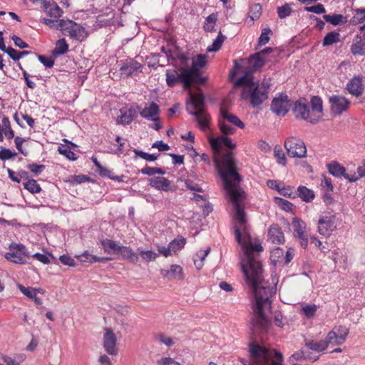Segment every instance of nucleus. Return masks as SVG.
I'll use <instances>...</instances> for the list:
<instances>
[{
  "instance_id": "obj_55",
  "label": "nucleus",
  "mask_w": 365,
  "mask_h": 365,
  "mask_svg": "<svg viewBox=\"0 0 365 365\" xmlns=\"http://www.w3.org/2000/svg\"><path fill=\"white\" fill-rule=\"evenodd\" d=\"M341 339L345 341L349 333V329L344 326H335L333 329Z\"/></svg>"
},
{
  "instance_id": "obj_38",
  "label": "nucleus",
  "mask_w": 365,
  "mask_h": 365,
  "mask_svg": "<svg viewBox=\"0 0 365 365\" xmlns=\"http://www.w3.org/2000/svg\"><path fill=\"white\" fill-rule=\"evenodd\" d=\"M58 151L60 154L63 155L68 160H76L77 159V155L67 145H59L58 148Z\"/></svg>"
},
{
  "instance_id": "obj_6",
  "label": "nucleus",
  "mask_w": 365,
  "mask_h": 365,
  "mask_svg": "<svg viewBox=\"0 0 365 365\" xmlns=\"http://www.w3.org/2000/svg\"><path fill=\"white\" fill-rule=\"evenodd\" d=\"M190 103L187 105V110L195 117L199 127L205 130L209 128L210 115L205 110V96L202 93H192L189 92Z\"/></svg>"
},
{
  "instance_id": "obj_64",
  "label": "nucleus",
  "mask_w": 365,
  "mask_h": 365,
  "mask_svg": "<svg viewBox=\"0 0 365 365\" xmlns=\"http://www.w3.org/2000/svg\"><path fill=\"white\" fill-rule=\"evenodd\" d=\"M158 365H180V363L170 357H163L157 361Z\"/></svg>"
},
{
  "instance_id": "obj_59",
  "label": "nucleus",
  "mask_w": 365,
  "mask_h": 365,
  "mask_svg": "<svg viewBox=\"0 0 365 365\" xmlns=\"http://www.w3.org/2000/svg\"><path fill=\"white\" fill-rule=\"evenodd\" d=\"M295 359V360H301L302 359H312L313 361H317L319 359V356L316 357H312L309 355H305V353L304 351L300 350L295 353H294L291 357L290 359Z\"/></svg>"
},
{
  "instance_id": "obj_51",
  "label": "nucleus",
  "mask_w": 365,
  "mask_h": 365,
  "mask_svg": "<svg viewBox=\"0 0 365 365\" xmlns=\"http://www.w3.org/2000/svg\"><path fill=\"white\" fill-rule=\"evenodd\" d=\"M133 152L137 157L141 158L142 159L146 161L153 162L158 159V155L155 154H149L144 151L139 150L137 149H135Z\"/></svg>"
},
{
  "instance_id": "obj_54",
  "label": "nucleus",
  "mask_w": 365,
  "mask_h": 365,
  "mask_svg": "<svg viewBox=\"0 0 365 365\" xmlns=\"http://www.w3.org/2000/svg\"><path fill=\"white\" fill-rule=\"evenodd\" d=\"M304 10L308 12H312L317 14H322L326 12L325 7L322 4H317L312 6H305Z\"/></svg>"
},
{
  "instance_id": "obj_42",
  "label": "nucleus",
  "mask_w": 365,
  "mask_h": 365,
  "mask_svg": "<svg viewBox=\"0 0 365 365\" xmlns=\"http://www.w3.org/2000/svg\"><path fill=\"white\" fill-rule=\"evenodd\" d=\"M19 290L21 292L22 294H24L27 297L32 299L35 298V296H36L37 293H42L41 289H36L32 287H26L21 284H19L18 286Z\"/></svg>"
},
{
  "instance_id": "obj_9",
  "label": "nucleus",
  "mask_w": 365,
  "mask_h": 365,
  "mask_svg": "<svg viewBox=\"0 0 365 365\" xmlns=\"http://www.w3.org/2000/svg\"><path fill=\"white\" fill-rule=\"evenodd\" d=\"M31 254L25 245L21 243H11L9 251L5 253V259L16 264H25L30 258Z\"/></svg>"
},
{
  "instance_id": "obj_29",
  "label": "nucleus",
  "mask_w": 365,
  "mask_h": 365,
  "mask_svg": "<svg viewBox=\"0 0 365 365\" xmlns=\"http://www.w3.org/2000/svg\"><path fill=\"white\" fill-rule=\"evenodd\" d=\"M121 115L118 118L117 122L121 125L130 124L134 118L135 115V110L133 108L127 109L124 111L120 110Z\"/></svg>"
},
{
  "instance_id": "obj_36",
  "label": "nucleus",
  "mask_w": 365,
  "mask_h": 365,
  "mask_svg": "<svg viewBox=\"0 0 365 365\" xmlns=\"http://www.w3.org/2000/svg\"><path fill=\"white\" fill-rule=\"evenodd\" d=\"M294 233L296 237H303L305 234L306 224L304 221L294 219L293 221Z\"/></svg>"
},
{
  "instance_id": "obj_19",
  "label": "nucleus",
  "mask_w": 365,
  "mask_h": 365,
  "mask_svg": "<svg viewBox=\"0 0 365 365\" xmlns=\"http://www.w3.org/2000/svg\"><path fill=\"white\" fill-rule=\"evenodd\" d=\"M220 112V118H221L223 121L227 120L232 125L240 128H243L245 127L244 123L236 115L230 113L223 106H221Z\"/></svg>"
},
{
  "instance_id": "obj_14",
  "label": "nucleus",
  "mask_w": 365,
  "mask_h": 365,
  "mask_svg": "<svg viewBox=\"0 0 365 365\" xmlns=\"http://www.w3.org/2000/svg\"><path fill=\"white\" fill-rule=\"evenodd\" d=\"M290 101L287 95L281 94L272 100L271 104L272 111L277 115L284 116L290 108Z\"/></svg>"
},
{
  "instance_id": "obj_8",
  "label": "nucleus",
  "mask_w": 365,
  "mask_h": 365,
  "mask_svg": "<svg viewBox=\"0 0 365 365\" xmlns=\"http://www.w3.org/2000/svg\"><path fill=\"white\" fill-rule=\"evenodd\" d=\"M173 60V64L175 68L168 69L165 73L167 85L172 88L181 83L185 89H190L193 83L185 68L186 65L180 61L178 56Z\"/></svg>"
},
{
  "instance_id": "obj_47",
  "label": "nucleus",
  "mask_w": 365,
  "mask_h": 365,
  "mask_svg": "<svg viewBox=\"0 0 365 365\" xmlns=\"http://www.w3.org/2000/svg\"><path fill=\"white\" fill-rule=\"evenodd\" d=\"M262 14V7L259 4H255L250 6L249 16L252 21L258 19Z\"/></svg>"
},
{
  "instance_id": "obj_63",
  "label": "nucleus",
  "mask_w": 365,
  "mask_h": 365,
  "mask_svg": "<svg viewBox=\"0 0 365 365\" xmlns=\"http://www.w3.org/2000/svg\"><path fill=\"white\" fill-rule=\"evenodd\" d=\"M16 155V153L12 152L11 150L5 148H1L0 150V159L1 160H6L12 158Z\"/></svg>"
},
{
  "instance_id": "obj_24",
  "label": "nucleus",
  "mask_w": 365,
  "mask_h": 365,
  "mask_svg": "<svg viewBox=\"0 0 365 365\" xmlns=\"http://www.w3.org/2000/svg\"><path fill=\"white\" fill-rule=\"evenodd\" d=\"M66 36H68L72 39L82 41L87 37V32L85 28L75 23Z\"/></svg>"
},
{
  "instance_id": "obj_21",
  "label": "nucleus",
  "mask_w": 365,
  "mask_h": 365,
  "mask_svg": "<svg viewBox=\"0 0 365 365\" xmlns=\"http://www.w3.org/2000/svg\"><path fill=\"white\" fill-rule=\"evenodd\" d=\"M118 255H120V259L128 260L132 263H137L139 259L138 255L130 247L120 245Z\"/></svg>"
},
{
  "instance_id": "obj_7",
  "label": "nucleus",
  "mask_w": 365,
  "mask_h": 365,
  "mask_svg": "<svg viewBox=\"0 0 365 365\" xmlns=\"http://www.w3.org/2000/svg\"><path fill=\"white\" fill-rule=\"evenodd\" d=\"M180 61H182L186 66L185 68L188 73L193 83L203 84L206 81V78L201 76V70L206 66L207 63V56L206 54H198L191 59L184 54L178 56Z\"/></svg>"
},
{
  "instance_id": "obj_34",
  "label": "nucleus",
  "mask_w": 365,
  "mask_h": 365,
  "mask_svg": "<svg viewBox=\"0 0 365 365\" xmlns=\"http://www.w3.org/2000/svg\"><path fill=\"white\" fill-rule=\"evenodd\" d=\"M217 20V14L212 13L205 18L203 29L206 32L215 31V26Z\"/></svg>"
},
{
  "instance_id": "obj_32",
  "label": "nucleus",
  "mask_w": 365,
  "mask_h": 365,
  "mask_svg": "<svg viewBox=\"0 0 365 365\" xmlns=\"http://www.w3.org/2000/svg\"><path fill=\"white\" fill-rule=\"evenodd\" d=\"M68 51V44L65 38H61L56 43L55 48L53 50L52 53L55 56L63 55Z\"/></svg>"
},
{
  "instance_id": "obj_43",
  "label": "nucleus",
  "mask_w": 365,
  "mask_h": 365,
  "mask_svg": "<svg viewBox=\"0 0 365 365\" xmlns=\"http://www.w3.org/2000/svg\"><path fill=\"white\" fill-rule=\"evenodd\" d=\"M279 193L284 197L294 199L297 197V193L294 187L292 186H282Z\"/></svg>"
},
{
  "instance_id": "obj_58",
  "label": "nucleus",
  "mask_w": 365,
  "mask_h": 365,
  "mask_svg": "<svg viewBox=\"0 0 365 365\" xmlns=\"http://www.w3.org/2000/svg\"><path fill=\"white\" fill-rule=\"evenodd\" d=\"M292 11V9L288 4H285L277 8L278 16L280 19H284L289 16L291 14Z\"/></svg>"
},
{
  "instance_id": "obj_25",
  "label": "nucleus",
  "mask_w": 365,
  "mask_h": 365,
  "mask_svg": "<svg viewBox=\"0 0 365 365\" xmlns=\"http://www.w3.org/2000/svg\"><path fill=\"white\" fill-rule=\"evenodd\" d=\"M266 61L267 59L261 56V53H256L254 55H252L248 59L249 66L251 70V71L249 72L252 74L253 71H256L262 67Z\"/></svg>"
},
{
  "instance_id": "obj_28",
  "label": "nucleus",
  "mask_w": 365,
  "mask_h": 365,
  "mask_svg": "<svg viewBox=\"0 0 365 365\" xmlns=\"http://www.w3.org/2000/svg\"><path fill=\"white\" fill-rule=\"evenodd\" d=\"M101 245L103 248L104 252L110 255L118 254V250L120 247L115 241L112 240H103L101 241Z\"/></svg>"
},
{
  "instance_id": "obj_62",
  "label": "nucleus",
  "mask_w": 365,
  "mask_h": 365,
  "mask_svg": "<svg viewBox=\"0 0 365 365\" xmlns=\"http://www.w3.org/2000/svg\"><path fill=\"white\" fill-rule=\"evenodd\" d=\"M26 168L35 175H38L44 170L46 166L44 165H37L36 163H32L29 164Z\"/></svg>"
},
{
  "instance_id": "obj_57",
  "label": "nucleus",
  "mask_w": 365,
  "mask_h": 365,
  "mask_svg": "<svg viewBox=\"0 0 365 365\" xmlns=\"http://www.w3.org/2000/svg\"><path fill=\"white\" fill-rule=\"evenodd\" d=\"M274 154L275 158L277 159L278 163L285 165L287 163L286 157L279 146H275L274 150Z\"/></svg>"
},
{
  "instance_id": "obj_39",
  "label": "nucleus",
  "mask_w": 365,
  "mask_h": 365,
  "mask_svg": "<svg viewBox=\"0 0 365 365\" xmlns=\"http://www.w3.org/2000/svg\"><path fill=\"white\" fill-rule=\"evenodd\" d=\"M317 308V306L314 304L302 305L301 307V312L306 318L310 319L315 316Z\"/></svg>"
},
{
  "instance_id": "obj_49",
  "label": "nucleus",
  "mask_w": 365,
  "mask_h": 365,
  "mask_svg": "<svg viewBox=\"0 0 365 365\" xmlns=\"http://www.w3.org/2000/svg\"><path fill=\"white\" fill-rule=\"evenodd\" d=\"M272 34V31L269 28L262 29L261 35L258 39V46H262L267 43L270 39L269 35Z\"/></svg>"
},
{
  "instance_id": "obj_61",
  "label": "nucleus",
  "mask_w": 365,
  "mask_h": 365,
  "mask_svg": "<svg viewBox=\"0 0 365 365\" xmlns=\"http://www.w3.org/2000/svg\"><path fill=\"white\" fill-rule=\"evenodd\" d=\"M38 59L46 68H52L54 65V59L52 57L38 55Z\"/></svg>"
},
{
  "instance_id": "obj_17",
  "label": "nucleus",
  "mask_w": 365,
  "mask_h": 365,
  "mask_svg": "<svg viewBox=\"0 0 365 365\" xmlns=\"http://www.w3.org/2000/svg\"><path fill=\"white\" fill-rule=\"evenodd\" d=\"M160 113V108L157 103L152 102L145 106L140 112L141 117L153 121H158L160 118L158 115Z\"/></svg>"
},
{
  "instance_id": "obj_2",
  "label": "nucleus",
  "mask_w": 365,
  "mask_h": 365,
  "mask_svg": "<svg viewBox=\"0 0 365 365\" xmlns=\"http://www.w3.org/2000/svg\"><path fill=\"white\" fill-rule=\"evenodd\" d=\"M209 141L215 155L214 162L220 177L224 181V187L225 188V179L222 177V174L227 173V180L239 189L236 183L241 180V177L236 170V164L232 153L230 152L225 153L221 160L217 156L222 150L223 146L233 150L235 148L236 144L232 142L230 138L227 136H218L215 138H210Z\"/></svg>"
},
{
  "instance_id": "obj_45",
  "label": "nucleus",
  "mask_w": 365,
  "mask_h": 365,
  "mask_svg": "<svg viewBox=\"0 0 365 365\" xmlns=\"http://www.w3.org/2000/svg\"><path fill=\"white\" fill-rule=\"evenodd\" d=\"M140 173L143 175L152 176L155 174L165 175V171L160 168H153L150 166H145L140 170Z\"/></svg>"
},
{
  "instance_id": "obj_52",
  "label": "nucleus",
  "mask_w": 365,
  "mask_h": 365,
  "mask_svg": "<svg viewBox=\"0 0 365 365\" xmlns=\"http://www.w3.org/2000/svg\"><path fill=\"white\" fill-rule=\"evenodd\" d=\"M138 252L141 257L147 262L155 260L157 257V254L152 250L144 251L141 248H138Z\"/></svg>"
},
{
  "instance_id": "obj_50",
  "label": "nucleus",
  "mask_w": 365,
  "mask_h": 365,
  "mask_svg": "<svg viewBox=\"0 0 365 365\" xmlns=\"http://www.w3.org/2000/svg\"><path fill=\"white\" fill-rule=\"evenodd\" d=\"M284 259V250L282 248L277 247L271 252V260L274 264H276L280 260Z\"/></svg>"
},
{
  "instance_id": "obj_44",
  "label": "nucleus",
  "mask_w": 365,
  "mask_h": 365,
  "mask_svg": "<svg viewBox=\"0 0 365 365\" xmlns=\"http://www.w3.org/2000/svg\"><path fill=\"white\" fill-rule=\"evenodd\" d=\"M186 243V240L183 237H179L170 242L173 252H176L182 249Z\"/></svg>"
},
{
  "instance_id": "obj_46",
  "label": "nucleus",
  "mask_w": 365,
  "mask_h": 365,
  "mask_svg": "<svg viewBox=\"0 0 365 365\" xmlns=\"http://www.w3.org/2000/svg\"><path fill=\"white\" fill-rule=\"evenodd\" d=\"M171 279H182L184 278L182 268L178 264H173L170 269Z\"/></svg>"
},
{
  "instance_id": "obj_20",
  "label": "nucleus",
  "mask_w": 365,
  "mask_h": 365,
  "mask_svg": "<svg viewBox=\"0 0 365 365\" xmlns=\"http://www.w3.org/2000/svg\"><path fill=\"white\" fill-rule=\"evenodd\" d=\"M350 50L354 56L365 55V36H356Z\"/></svg>"
},
{
  "instance_id": "obj_10",
  "label": "nucleus",
  "mask_w": 365,
  "mask_h": 365,
  "mask_svg": "<svg viewBox=\"0 0 365 365\" xmlns=\"http://www.w3.org/2000/svg\"><path fill=\"white\" fill-rule=\"evenodd\" d=\"M336 227V215L334 214L328 212L320 215L317 222V231L319 235L329 237Z\"/></svg>"
},
{
  "instance_id": "obj_15",
  "label": "nucleus",
  "mask_w": 365,
  "mask_h": 365,
  "mask_svg": "<svg viewBox=\"0 0 365 365\" xmlns=\"http://www.w3.org/2000/svg\"><path fill=\"white\" fill-rule=\"evenodd\" d=\"M346 89L353 96L356 98L361 96L364 92L362 78L359 76H354L346 83Z\"/></svg>"
},
{
  "instance_id": "obj_31",
  "label": "nucleus",
  "mask_w": 365,
  "mask_h": 365,
  "mask_svg": "<svg viewBox=\"0 0 365 365\" xmlns=\"http://www.w3.org/2000/svg\"><path fill=\"white\" fill-rule=\"evenodd\" d=\"M329 172L333 176L336 178L344 177L345 175L346 169L344 166L338 163H332L328 165Z\"/></svg>"
},
{
  "instance_id": "obj_48",
  "label": "nucleus",
  "mask_w": 365,
  "mask_h": 365,
  "mask_svg": "<svg viewBox=\"0 0 365 365\" xmlns=\"http://www.w3.org/2000/svg\"><path fill=\"white\" fill-rule=\"evenodd\" d=\"M354 12L355 14L351 19L352 23L361 24L365 21V8L355 9Z\"/></svg>"
},
{
  "instance_id": "obj_5",
  "label": "nucleus",
  "mask_w": 365,
  "mask_h": 365,
  "mask_svg": "<svg viewBox=\"0 0 365 365\" xmlns=\"http://www.w3.org/2000/svg\"><path fill=\"white\" fill-rule=\"evenodd\" d=\"M250 354L254 365H282V354L258 344L250 345Z\"/></svg>"
},
{
  "instance_id": "obj_37",
  "label": "nucleus",
  "mask_w": 365,
  "mask_h": 365,
  "mask_svg": "<svg viewBox=\"0 0 365 365\" xmlns=\"http://www.w3.org/2000/svg\"><path fill=\"white\" fill-rule=\"evenodd\" d=\"M226 36H224L221 32H220L217 36V38L213 41L211 46H209L207 48V52H215L220 49L222 47V43L225 40Z\"/></svg>"
},
{
  "instance_id": "obj_13",
  "label": "nucleus",
  "mask_w": 365,
  "mask_h": 365,
  "mask_svg": "<svg viewBox=\"0 0 365 365\" xmlns=\"http://www.w3.org/2000/svg\"><path fill=\"white\" fill-rule=\"evenodd\" d=\"M329 103L331 113L336 115H341L349 109L351 105L350 101L341 95L331 96L329 99Z\"/></svg>"
},
{
  "instance_id": "obj_12",
  "label": "nucleus",
  "mask_w": 365,
  "mask_h": 365,
  "mask_svg": "<svg viewBox=\"0 0 365 365\" xmlns=\"http://www.w3.org/2000/svg\"><path fill=\"white\" fill-rule=\"evenodd\" d=\"M143 65L133 58L126 59L119 68V73L121 78H125L135 76L142 72Z\"/></svg>"
},
{
  "instance_id": "obj_23",
  "label": "nucleus",
  "mask_w": 365,
  "mask_h": 365,
  "mask_svg": "<svg viewBox=\"0 0 365 365\" xmlns=\"http://www.w3.org/2000/svg\"><path fill=\"white\" fill-rule=\"evenodd\" d=\"M43 11L47 13L51 17L59 18L62 16L61 9L54 1H46L42 6Z\"/></svg>"
},
{
  "instance_id": "obj_35",
  "label": "nucleus",
  "mask_w": 365,
  "mask_h": 365,
  "mask_svg": "<svg viewBox=\"0 0 365 365\" xmlns=\"http://www.w3.org/2000/svg\"><path fill=\"white\" fill-rule=\"evenodd\" d=\"M56 29L61 31L63 34L66 36L75 22L70 20L60 19L56 21Z\"/></svg>"
},
{
  "instance_id": "obj_4",
  "label": "nucleus",
  "mask_w": 365,
  "mask_h": 365,
  "mask_svg": "<svg viewBox=\"0 0 365 365\" xmlns=\"http://www.w3.org/2000/svg\"><path fill=\"white\" fill-rule=\"evenodd\" d=\"M310 103L311 108L307 99L300 98L294 102L292 111L297 119L304 120L310 123H316L322 115V101L318 96H313Z\"/></svg>"
},
{
  "instance_id": "obj_60",
  "label": "nucleus",
  "mask_w": 365,
  "mask_h": 365,
  "mask_svg": "<svg viewBox=\"0 0 365 365\" xmlns=\"http://www.w3.org/2000/svg\"><path fill=\"white\" fill-rule=\"evenodd\" d=\"M155 339L159 342L165 344L167 346H171L174 344L173 340L163 334H156L155 336Z\"/></svg>"
},
{
  "instance_id": "obj_18",
  "label": "nucleus",
  "mask_w": 365,
  "mask_h": 365,
  "mask_svg": "<svg viewBox=\"0 0 365 365\" xmlns=\"http://www.w3.org/2000/svg\"><path fill=\"white\" fill-rule=\"evenodd\" d=\"M149 185L158 190L169 191L171 190V182L164 177H155L149 179Z\"/></svg>"
},
{
  "instance_id": "obj_1",
  "label": "nucleus",
  "mask_w": 365,
  "mask_h": 365,
  "mask_svg": "<svg viewBox=\"0 0 365 365\" xmlns=\"http://www.w3.org/2000/svg\"><path fill=\"white\" fill-rule=\"evenodd\" d=\"M225 179V190L233 204L236 225L234 227L236 240L242 247L244 257L241 261L242 270L246 282L252 289L255 299L253 305L254 317L251 321V329L255 334L265 332L269 326L268 314L271 313L272 298L276 287L264 280L263 269L257 255L263 248L259 243L243 242L242 233H248L243 202L245 192L237 189L227 180V173L222 174Z\"/></svg>"
},
{
  "instance_id": "obj_41",
  "label": "nucleus",
  "mask_w": 365,
  "mask_h": 365,
  "mask_svg": "<svg viewBox=\"0 0 365 365\" xmlns=\"http://www.w3.org/2000/svg\"><path fill=\"white\" fill-rule=\"evenodd\" d=\"M325 339L327 341L328 346L329 344L341 345L344 343V341L341 339V337L338 336V334H336L334 330L330 331L327 334Z\"/></svg>"
},
{
  "instance_id": "obj_56",
  "label": "nucleus",
  "mask_w": 365,
  "mask_h": 365,
  "mask_svg": "<svg viewBox=\"0 0 365 365\" xmlns=\"http://www.w3.org/2000/svg\"><path fill=\"white\" fill-rule=\"evenodd\" d=\"M218 124L220 131L225 135H232L235 132V129L234 128L229 126L221 118H219Z\"/></svg>"
},
{
  "instance_id": "obj_33",
  "label": "nucleus",
  "mask_w": 365,
  "mask_h": 365,
  "mask_svg": "<svg viewBox=\"0 0 365 365\" xmlns=\"http://www.w3.org/2000/svg\"><path fill=\"white\" fill-rule=\"evenodd\" d=\"M340 34L336 31H331L328 33L323 39L322 45L323 46H329L333 45L334 43H336L340 41Z\"/></svg>"
},
{
  "instance_id": "obj_22",
  "label": "nucleus",
  "mask_w": 365,
  "mask_h": 365,
  "mask_svg": "<svg viewBox=\"0 0 365 365\" xmlns=\"http://www.w3.org/2000/svg\"><path fill=\"white\" fill-rule=\"evenodd\" d=\"M268 238L272 242L276 244H282L284 242V234L277 225L270 226Z\"/></svg>"
},
{
  "instance_id": "obj_16",
  "label": "nucleus",
  "mask_w": 365,
  "mask_h": 365,
  "mask_svg": "<svg viewBox=\"0 0 365 365\" xmlns=\"http://www.w3.org/2000/svg\"><path fill=\"white\" fill-rule=\"evenodd\" d=\"M116 342L117 339L113 330L108 328L106 329L103 336V346L108 354H117Z\"/></svg>"
},
{
  "instance_id": "obj_40",
  "label": "nucleus",
  "mask_w": 365,
  "mask_h": 365,
  "mask_svg": "<svg viewBox=\"0 0 365 365\" xmlns=\"http://www.w3.org/2000/svg\"><path fill=\"white\" fill-rule=\"evenodd\" d=\"M24 187L32 194L39 193L41 191L40 185L34 179L24 182Z\"/></svg>"
},
{
  "instance_id": "obj_11",
  "label": "nucleus",
  "mask_w": 365,
  "mask_h": 365,
  "mask_svg": "<svg viewBox=\"0 0 365 365\" xmlns=\"http://www.w3.org/2000/svg\"><path fill=\"white\" fill-rule=\"evenodd\" d=\"M284 148L291 158H302L306 156V146L304 143L299 138L294 137L287 138L284 142Z\"/></svg>"
},
{
  "instance_id": "obj_26",
  "label": "nucleus",
  "mask_w": 365,
  "mask_h": 365,
  "mask_svg": "<svg viewBox=\"0 0 365 365\" xmlns=\"http://www.w3.org/2000/svg\"><path fill=\"white\" fill-rule=\"evenodd\" d=\"M296 192L297 197H299L305 202H311L315 197L314 192L306 186L299 185Z\"/></svg>"
},
{
  "instance_id": "obj_53",
  "label": "nucleus",
  "mask_w": 365,
  "mask_h": 365,
  "mask_svg": "<svg viewBox=\"0 0 365 365\" xmlns=\"http://www.w3.org/2000/svg\"><path fill=\"white\" fill-rule=\"evenodd\" d=\"M275 202L284 210L291 211L293 207V204L289 201L284 200L281 197H274Z\"/></svg>"
},
{
  "instance_id": "obj_3",
  "label": "nucleus",
  "mask_w": 365,
  "mask_h": 365,
  "mask_svg": "<svg viewBox=\"0 0 365 365\" xmlns=\"http://www.w3.org/2000/svg\"><path fill=\"white\" fill-rule=\"evenodd\" d=\"M235 86H243L242 96L243 98H249L253 107L261 105L268 98L264 83L259 85L257 82H255L252 74L250 72H246L244 76L239 78L235 83Z\"/></svg>"
},
{
  "instance_id": "obj_30",
  "label": "nucleus",
  "mask_w": 365,
  "mask_h": 365,
  "mask_svg": "<svg viewBox=\"0 0 365 365\" xmlns=\"http://www.w3.org/2000/svg\"><path fill=\"white\" fill-rule=\"evenodd\" d=\"M324 21L334 25L339 26L346 22V18L342 14H325L323 16Z\"/></svg>"
},
{
  "instance_id": "obj_27",
  "label": "nucleus",
  "mask_w": 365,
  "mask_h": 365,
  "mask_svg": "<svg viewBox=\"0 0 365 365\" xmlns=\"http://www.w3.org/2000/svg\"><path fill=\"white\" fill-rule=\"evenodd\" d=\"M305 346L308 347L309 349L317 352L324 351L328 347L327 341H326V339L320 341L306 339Z\"/></svg>"
}]
</instances>
